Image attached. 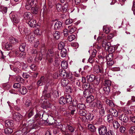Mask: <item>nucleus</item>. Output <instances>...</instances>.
<instances>
[{"label":"nucleus","mask_w":135,"mask_h":135,"mask_svg":"<svg viewBox=\"0 0 135 135\" xmlns=\"http://www.w3.org/2000/svg\"><path fill=\"white\" fill-rule=\"evenodd\" d=\"M77 108L80 109V110H83L85 108V107L83 104H79L77 105Z\"/></svg>","instance_id":"nucleus-42"},{"label":"nucleus","mask_w":135,"mask_h":135,"mask_svg":"<svg viewBox=\"0 0 135 135\" xmlns=\"http://www.w3.org/2000/svg\"><path fill=\"white\" fill-rule=\"evenodd\" d=\"M89 94V92L88 90H85L83 92V96L85 98H86L87 97H88V95Z\"/></svg>","instance_id":"nucleus-62"},{"label":"nucleus","mask_w":135,"mask_h":135,"mask_svg":"<svg viewBox=\"0 0 135 135\" xmlns=\"http://www.w3.org/2000/svg\"><path fill=\"white\" fill-rule=\"evenodd\" d=\"M26 45L25 44H22L20 46L19 49L21 51L23 52L24 51Z\"/></svg>","instance_id":"nucleus-50"},{"label":"nucleus","mask_w":135,"mask_h":135,"mask_svg":"<svg viewBox=\"0 0 135 135\" xmlns=\"http://www.w3.org/2000/svg\"><path fill=\"white\" fill-rule=\"evenodd\" d=\"M87 81L89 82H92L94 81L95 79L94 75H91L86 76Z\"/></svg>","instance_id":"nucleus-25"},{"label":"nucleus","mask_w":135,"mask_h":135,"mask_svg":"<svg viewBox=\"0 0 135 135\" xmlns=\"http://www.w3.org/2000/svg\"><path fill=\"white\" fill-rule=\"evenodd\" d=\"M39 51H38L36 49H33L31 51V53L32 54V55H33L35 56L36 55V54Z\"/></svg>","instance_id":"nucleus-58"},{"label":"nucleus","mask_w":135,"mask_h":135,"mask_svg":"<svg viewBox=\"0 0 135 135\" xmlns=\"http://www.w3.org/2000/svg\"><path fill=\"white\" fill-rule=\"evenodd\" d=\"M10 16L13 22L18 23L19 22V18L16 12H12L10 14Z\"/></svg>","instance_id":"nucleus-3"},{"label":"nucleus","mask_w":135,"mask_h":135,"mask_svg":"<svg viewBox=\"0 0 135 135\" xmlns=\"http://www.w3.org/2000/svg\"><path fill=\"white\" fill-rule=\"evenodd\" d=\"M13 86L14 88L17 89L20 87L21 85L19 83H16L13 84Z\"/></svg>","instance_id":"nucleus-61"},{"label":"nucleus","mask_w":135,"mask_h":135,"mask_svg":"<svg viewBox=\"0 0 135 135\" xmlns=\"http://www.w3.org/2000/svg\"><path fill=\"white\" fill-rule=\"evenodd\" d=\"M119 119L125 123H127L128 118L127 115L124 114L120 115L119 117Z\"/></svg>","instance_id":"nucleus-12"},{"label":"nucleus","mask_w":135,"mask_h":135,"mask_svg":"<svg viewBox=\"0 0 135 135\" xmlns=\"http://www.w3.org/2000/svg\"><path fill=\"white\" fill-rule=\"evenodd\" d=\"M16 80L18 82H22L23 81V79L19 76H17L16 77Z\"/></svg>","instance_id":"nucleus-59"},{"label":"nucleus","mask_w":135,"mask_h":135,"mask_svg":"<svg viewBox=\"0 0 135 135\" xmlns=\"http://www.w3.org/2000/svg\"><path fill=\"white\" fill-rule=\"evenodd\" d=\"M59 56L58 54L54 53L52 50L49 49L47 53L46 58L50 63H52L53 61L54 58L56 59L59 57Z\"/></svg>","instance_id":"nucleus-1"},{"label":"nucleus","mask_w":135,"mask_h":135,"mask_svg":"<svg viewBox=\"0 0 135 135\" xmlns=\"http://www.w3.org/2000/svg\"><path fill=\"white\" fill-rule=\"evenodd\" d=\"M48 10L46 6L44 5L43 6V10L42 9L40 11V15L43 16L48 12Z\"/></svg>","instance_id":"nucleus-18"},{"label":"nucleus","mask_w":135,"mask_h":135,"mask_svg":"<svg viewBox=\"0 0 135 135\" xmlns=\"http://www.w3.org/2000/svg\"><path fill=\"white\" fill-rule=\"evenodd\" d=\"M110 43L107 42L106 40H104L103 41L102 43V46L105 49L107 50H109V49L110 48Z\"/></svg>","instance_id":"nucleus-10"},{"label":"nucleus","mask_w":135,"mask_h":135,"mask_svg":"<svg viewBox=\"0 0 135 135\" xmlns=\"http://www.w3.org/2000/svg\"><path fill=\"white\" fill-rule=\"evenodd\" d=\"M107 121L109 123H112L114 121L112 115L111 114H108L107 117Z\"/></svg>","instance_id":"nucleus-37"},{"label":"nucleus","mask_w":135,"mask_h":135,"mask_svg":"<svg viewBox=\"0 0 135 135\" xmlns=\"http://www.w3.org/2000/svg\"><path fill=\"white\" fill-rule=\"evenodd\" d=\"M51 96H52L51 93L48 94L46 95L45 97V100L43 101V103H44L45 106H46L47 105H46L45 104V102H47L46 101V98H49Z\"/></svg>","instance_id":"nucleus-54"},{"label":"nucleus","mask_w":135,"mask_h":135,"mask_svg":"<svg viewBox=\"0 0 135 135\" xmlns=\"http://www.w3.org/2000/svg\"><path fill=\"white\" fill-rule=\"evenodd\" d=\"M129 132L131 134H133L135 133V126L131 127L129 130Z\"/></svg>","instance_id":"nucleus-53"},{"label":"nucleus","mask_w":135,"mask_h":135,"mask_svg":"<svg viewBox=\"0 0 135 135\" xmlns=\"http://www.w3.org/2000/svg\"><path fill=\"white\" fill-rule=\"evenodd\" d=\"M5 125L6 127H12L14 125L13 122L12 120H6L5 121Z\"/></svg>","instance_id":"nucleus-19"},{"label":"nucleus","mask_w":135,"mask_h":135,"mask_svg":"<svg viewBox=\"0 0 135 135\" xmlns=\"http://www.w3.org/2000/svg\"><path fill=\"white\" fill-rule=\"evenodd\" d=\"M66 103L71 104L72 101V98L71 96L69 94H68L66 96Z\"/></svg>","instance_id":"nucleus-27"},{"label":"nucleus","mask_w":135,"mask_h":135,"mask_svg":"<svg viewBox=\"0 0 135 135\" xmlns=\"http://www.w3.org/2000/svg\"><path fill=\"white\" fill-rule=\"evenodd\" d=\"M69 109L71 111V114L73 115L74 112L76 110V107L72 105H70L69 107Z\"/></svg>","instance_id":"nucleus-40"},{"label":"nucleus","mask_w":135,"mask_h":135,"mask_svg":"<svg viewBox=\"0 0 135 135\" xmlns=\"http://www.w3.org/2000/svg\"><path fill=\"white\" fill-rule=\"evenodd\" d=\"M62 6L60 4H57L56 5V8L57 10L58 11H61Z\"/></svg>","instance_id":"nucleus-60"},{"label":"nucleus","mask_w":135,"mask_h":135,"mask_svg":"<svg viewBox=\"0 0 135 135\" xmlns=\"http://www.w3.org/2000/svg\"><path fill=\"white\" fill-rule=\"evenodd\" d=\"M13 132V129L11 128H6L4 129V131L5 133L8 134H11Z\"/></svg>","instance_id":"nucleus-39"},{"label":"nucleus","mask_w":135,"mask_h":135,"mask_svg":"<svg viewBox=\"0 0 135 135\" xmlns=\"http://www.w3.org/2000/svg\"><path fill=\"white\" fill-rule=\"evenodd\" d=\"M75 38V35H71L69 36L68 37V39L69 41H71L74 40Z\"/></svg>","instance_id":"nucleus-55"},{"label":"nucleus","mask_w":135,"mask_h":135,"mask_svg":"<svg viewBox=\"0 0 135 135\" xmlns=\"http://www.w3.org/2000/svg\"><path fill=\"white\" fill-rule=\"evenodd\" d=\"M36 55L35 56V60L37 62L41 60L42 58V55L41 53L39 51L38 52Z\"/></svg>","instance_id":"nucleus-14"},{"label":"nucleus","mask_w":135,"mask_h":135,"mask_svg":"<svg viewBox=\"0 0 135 135\" xmlns=\"http://www.w3.org/2000/svg\"><path fill=\"white\" fill-rule=\"evenodd\" d=\"M22 117V116L20 114L17 113H15L13 114V118L17 121H18L21 119Z\"/></svg>","instance_id":"nucleus-15"},{"label":"nucleus","mask_w":135,"mask_h":135,"mask_svg":"<svg viewBox=\"0 0 135 135\" xmlns=\"http://www.w3.org/2000/svg\"><path fill=\"white\" fill-rule=\"evenodd\" d=\"M111 83V81L109 80H106L104 82V85L105 86H107L109 87L110 86Z\"/></svg>","instance_id":"nucleus-51"},{"label":"nucleus","mask_w":135,"mask_h":135,"mask_svg":"<svg viewBox=\"0 0 135 135\" xmlns=\"http://www.w3.org/2000/svg\"><path fill=\"white\" fill-rule=\"evenodd\" d=\"M62 23L60 21L56 22L54 24V28L55 30H59L62 26Z\"/></svg>","instance_id":"nucleus-17"},{"label":"nucleus","mask_w":135,"mask_h":135,"mask_svg":"<svg viewBox=\"0 0 135 135\" xmlns=\"http://www.w3.org/2000/svg\"><path fill=\"white\" fill-rule=\"evenodd\" d=\"M78 113L80 115L83 116L85 117L86 115L87 112L84 110H80Z\"/></svg>","instance_id":"nucleus-36"},{"label":"nucleus","mask_w":135,"mask_h":135,"mask_svg":"<svg viewBox=\"0 0 135 135\" xmlns=\"http://www.w3.org/2000/svg\"><path fill=\"white\" fill-rule=\"evenodd\" d=\"M37 2L35 0H27V2L25 6L27 10H30L36 4Z\"/></svg>","instance_id":"nucleus-4"},{"label":"nucleus","mask_w":135,"mask_h":135,"mask_svg":"<svg viewBox=\"0 0 135 135\" xmlns=\"http://www.w3.org/2000/svg\"><path fill=\"white\" fill-rule=\"evenodd\" d=\"M9 41L12 43L16 44L18 42V40L16 39L12 36L10 37L9 38Z\"/></svg>","instance_id":"nucleus-32"},{"label":"nucleus","mask_w":135,"mask_h":135,"mask_svg":"<svg viewBox=\"0 0 135 135\" xmlns=\"http://www.w3.org/2000/svg\"><path fill=\"white\" fill-rule=\"evenodd\" d=\"M100 109L99 111V114L101 116H103L105 113L104 110L103 108Z\"/></svg>","instance_id":"nucleus-63"},{"label":"nucleus","mask_w":135,"mask_h":135,"mask_svg":"<svg viewBox=\"0 0 135 135\" xmlns=\"http://www.w3.org/2000/svg\"><path fill=\"white\" fill-rule=\"evenodd\" d=\"M109 113L113 116L117 117L118 116V112L117 110L114 108H111L109 110Z\"/></svg>","instance_id":"nucleus-13"},{"label":"nucleus","mask_w":135,"mask_h":135,"mask_svg":"<svg viewBox=\"0 0 135 135\" xmlns=\"http://www.w3.org/2000/svg\"><path fill=\"white\" fill-rule=\"evenodd\" d=\"M60 74L61 76L64 78L67 77L68 75L65 70H61Z\"/></svg>","instance_id":"nucleus-23"},{"label":"nucleus","mask_w":135,"mask_h":135,"mask_svg":"<svg viewBox=\"0 0 135 135\" xmlns=\"http://www.w3.org/2000/svg\"><path fill=\"white\" fill-rule=\"evenodd\" d=\"M34 34L33 33H31L28 35L26 36V38L28 39V41L31 43L34 39Z\"/></svg>","instance_id":"nucleus-20"},{"label":"nucleus","mask_w":135,"mask_h":135,"mask_svg":"<svg viewBox=\"0 0 135 135\" xmlns=\"http://www.w3.org/2000/svg\"><path fill=\"white\" fill-rule=\"evenodd\" d=\"M88 129L91 132H95L96 130V128L93 125L89 124L88 126Z\"/></svg>","instance_id":"nucleus-24"},{"label":"nucleus","mask_w":135,"mask_h":135,"mask_svg":"<svg viewBox=\"0 0 135 135\" xmlns=\"http://www.w3.org/2000/svg\"><path fill=\"white\" fill-rule=\"evenodd\" d=\"M61 84L63 86L67 85L69 83L68 80L67 79H63L61 81Z\"/></svg>","instance_id":"nucleus-26"},{"label":"nucleus","mask_w":135,"mask_h":135,"mask_svg":"<svg viewBox=\"0 0 135 135\" xmlns=\"http://www.w3.org/2000/svg\"><path fill=\"white\" fill-rule=\"evenodd\" d=\"M51 94L52 96L55 98H56L58 96V92L56 90H53Z\"/></svg>","instance_id":"nucleus-48"},{"label":"nucleus","mask_w":135,"mask_h":135,"mask_svg":"<svg viewBox=\"0 0 135 135\" xmlns=\"http://www.w3.org/2000/svg\"><path fill=\"white\" fill-rule=\"evenodd\" d=\"M86 98V101L88 103H92L95 99L94 96L93 95H88V97Z\"/></svg>","instance_id":"nucleus-21"},{"label":"nucleus","mask_w":135,"mask_h":135,"mask_svg":"<svg viewBox=\"0 0 135 135\" xmlns=\"http://www.w3.org/2000/svg\"><path fill=\"white\" fill-rule=\"evenodd\" d=\"M33 17L32 14L29 12H25L24 14L23 17L24 19L28 21L31 19Z\"/></svg>","instance_id":"nucleus-11"},{"label":"nucleus","mask_w":135,"mask_h":135,"mask_svg":"<svg viewBox=\"0 0 135 135\" xmlns=\"http://www.w3.org/2000/svg\"><path fill=\"white\" fill-rule=\"evenodd\" d=\"M66 51L65 49H63L61 50L60 54L62 57H65L66 55Z\"/></svg>","instance_id":"nucleus-44"},{"label":"nucleus","mask_w":135,"mask_h":135,"mask_svg":"<svg viewBox=\"0 0 135 135\" xmlns=\"http://www.w3.org/2000/svg\"><path fill=\"white\" fill-rule=\"evenodd\" d=\"M25 55L26 54L25 52H21L19 55V56L21 59H24L25 57Z\"/></svg>","instance_id":"nucleus-57"},{"label":"nucleus","mask_w":135,"mask_h":135,"mask_svg":"<svg viewBox=\"0 0 135 135\" xmlns=\"http://www.w3.org/2000/svg\"><path fill=\"white\" fill-rule=\"evenodd\" d=\"M64 43L63 42H61L58 44V49L59 50H62V49H65L64 47Z\"/></svg>","instance_id":"nucleus-46"},{"label":"nucleus","mask_w":135,"mask_h":135,"mask_svg":"<svg viewBox=\"0 0 135 135\" xmlns=\"http://www.w3.org/2000/svg\"><path fill=\"white\" fill-rule=\"evenodd\" d=\"M48 80L46 78H45L44 76L41 77L40 79L37 82V85L39 86H40L47 83Z\"/></svg>","instance_id":"nucleus-7"},{"label":"nucleus","mask_w":135,"mask_h":135,"mask_svg":"<svg viewBox=\"0 0 135 135\" xmlns=\"http://www.w3.org/2000/svg\"><path fill=\"white\" fill-rule=\"evenodd\" d=\"M106 135H114V133L113 131L111 130H110L106 132Z\"/></svg>","instance_id":"nucleus-64"},{"label":"nucleus","mask_w":135,"mask_h":135,"mask_svg":"<svg viewBox=\"0 0 135 135\" xmlns=\"http://www.w3.org/2000/svg\"><path fill=\"white\" fill-rule=\"evenodd\" d=\"M31 9L33 13L34 14H37L38 11H39L38 8L36 7H33Z\"/></svg>","instance_id":"nucleus-52"},{"label":"nucleus","mask_w":135,"mask_h":135,"mask_svg":"<svg viewBox=\"0 0 135 135\" xmlns=\"http://www.w3.org/2000/svg\"><path fill=\"white\" fill-rule=\"evenodd\" d=\"M59 103L60 104L63 105L66 103L65 98L62 97H61L59 100Z\"/></svg>","instance_id":"nucleus-29"},{"label":"nucleus","mask_w":135,"mask_h":135,"mask_svg":"<svg viewBox=\"0 0 135 135\" xmlns=\"http://www.w3.org/2000/svg\"><path fill=\"white\" fill-rule=\"evenodd\" d=\"M28 21V24L30 27H34L36 26V21L35 20L32 18Z\"/></svg>","instance_id":"nucleus-16"},{"label":"nucleus","mask_w":135,"mask_h":135,"mask_svg":"<svg viewBox=\"0 0 135 135\" xmlns=\"http://www.w3.org/2000/svg\"><path fill=\"white\" fill-rule=\"evenodd\" d=\"M5 47L8 50H12L13 48V47L10 43H7L5 44Z\"/></svg>","instance_id":"nucleus-33"},{"label":"nucleus","mask_w":135,"mask_h":135,"mask_svg":"<svg viewBox=\"0 0 135 135\" xmlns=\"http://www.w3.org/2000/svg\"><path fill=\"white\" fill-rule=\"evenodd\" d=\"M67 78L71 81L73 83L74 82L75 79V78L73 76V75L71 74L70 73L68 74V75Z\"/></svg>","instance_id":"nucleus-28"},{"label":"nucleus","mask_w":135,"mask_h":135,"mask_svg":"<svg viewBox=\"0 0 135 135\" xmlns=\"http://www.w3.org/2000/svg\"><path fill=\"white\" fill-rule=\"evenodd\" d=\"M61 65L64 69H66L68 67V63L66 61H62Z\"/></svg>","instance_id":"nucleus-41"},{"label":"nucleus","mask_w":135,"mask_h":135,"mask_svg":"<svg viewBox=\"0 0 135 135\" xmlns=\"http://www.w3.org/2000/svg\"><path fill=\"white\" fill-rule=\"evenodd\" d=\"M68 28L69 29V32L70 33H74L76 30V28L75 26H69Z\"/></svg>","instance_id":"nucleus-30"},{"label":"nucleus","mask_w":135,"mask_h":135,"mask_svg":"<svg viewBox=\"0 0 135 135\" xmlns=\"http://www.w3.org/2000/svg\"><path fill=\"white\" fill-rule=\"evenodd\" d=\"M103 31L106 33H108L110 31V29L108 27L104 26L103 28Z\"/></svg>","instance_id":"nucleus-49"},{"label":"nucleus","mask_w":135,"mask_h":135,"mask_svg":"<svg viewBox=\"0 0 135 135\" xmlns=\"http://www.w3.org/2000/svg\"><path fill=\"white\" fill-rule=\"evenodd\" d=\"M53 36L54 38L56 39H58L60 37V33L58 31H56L53 34Z\"/></svg>","instance_id":"nucleus-35"},{"label":"nucleus","mask_w":135,"mask_h":135,"mask_svg":"<svg viewBox=\"0 0 135 135\" xmlns=\"http://www.w3.org/2000/svg\"><path fill=\"white\" fill-rule=\"evenodd\" d=\"M94 117V116L93 114L87 112L85 118L87 120H91L93 119Z\"/></svg>","instance_id":"nucleus-22"},{"label":"nucleus","mask_w":135,"mask_h":135,"mask_svg":"<svg viewBox=\"0 0 135 135\" xmlns=\"http://www.w3.org/2000/svg\"><path fill=\"white\" fill-rule=\"evenodd\" d=\"M112 123L114 128L117 129L119 127L120 125L116 121L114 120Z\"/></svg>","instance_id":"nucleus-43"},{"label":"nucleus","mask_w":135,"mask_h":135,"mask_svg":"<svg viewBox=\"0 0 135 135\" xmlns=\"http://www.w3.org/2000/svg\"><path fill=\"white\" fill-rule=\"evenodd\" d=\"M29 131L27 128H24L16 132L14 135H26Z\"/></svg>","instance_id":"nucleus-5"},{"label":"nucleus","mask_w":135,"mask_h":135,"mask_svg":"<svg viewBox=\"0 0 135 135\" xmlns=\"http://www.w3.org/2000/svg\"><path fill=\"white\" fill-rule=\"evenodd\" d=\"M41 116V114L40 113H37L35 116L34 119L33 120L28 121V127L32 129L34 128L36 126V124L38 122L37 121L40 117Z\"/></svg>","instance_id":"nucleus-2"},{"label":"nucleus","mask_w":135,"mask_h":135,"mask_svg":"<svg viewBox=\"0 0 135 135\" xmlns=\"http://www.w3.org/2000/svg\"><path fill=\"white\" fill-rule=\"evenodd\" d=\"M103 72L102 68L98 65H95L93 69V72L95 74L101 73Z\"/></svg>","instance_id":"nucleus-9"},{"label":"nucleus","mask_w":135,"mask_h":135,"mask_svg":"<svg viewBox=\"0 0 135 135\" xmlns=\"http://www.w3.org/2000/svg\"><path fill=\"white\" fill-rule=\"evenodd\" d=\"M110 91V89L109 87L105 86L102 89L99 90V93L101 95H103L104 93L107 94H109Z\"/></svg>","instance_id":"nucleus-8"},{"label":"nucleus","mask_w":135,"mask_h":135,"mask_svg":"<svg viewBox=\"0 0 135 135\" xmlns=\"http://www.w3.org/2000/svg\"><path fill=\"white\" fill-rule=\"evenodd\" d=\"M96 104V107H97L98 108L100 109L102 108V105L99 101H97Z\"/></svg>","instance_id":"nucleus-56"},{"label":"nucleus","mask_w":135,"mask_h":135,"mask_svg":"<svg viewBox=\"0 0 135 135\" xmlns=\"http://www.w3.org/2000/svg\"><path fill=\"white\" fill-rule=\"evenodd\" d=\"M20 91L21 94L23 95L25 94L27 92V89L24 87H23L22 89H20Z\"/></svg>","instance_id":"nucleus-45"},{"label":"nucleus","mask_w":135,"mask_h":135,"mask_svg":"<svg viewBox=\"0 0 135 135\" xmlns=\"http://www.w3.org/2000/svg\"><path fill=\"white\" fill-rule=\"evenodd\" d=\"M98 131L100 135H105L107 131V127L105 126H100L98 128Z\"/></svg>","instance_id":"nucleus-6"},{"label":"nucleus","mask_w":135,"mask_h":135,"mask_svg":"<svg viewBox=\"0 0 135 135\" xmlns=\"http://www.w3.org/2000/svg\"><path fill=\"white\" fill-rule=\"evenodd\" d=\"M67 128L70 132H72L74 131L75 128L74 127L68 125H67Z\"/></svg>","instance_id":"nucleus-47"},{"label":"nucleus","mask_w":135,"mask_h":135,"mask_svg":"<svg viewBox=\"0 0 135 135\" xmlns=\"http://www.w3.org/2000/svg\"><path fill=\"white\" fill-rule=\"evenodd\" d=\"M34 111L33 108H31L29 109L28 111V117L29 118L31 117L33 115Z\"/></svg>","instance_id":"nucleus-38"},{"label":"nucleus","mask_w":135,"mask_h":135,"mask_svg":"<svg viewBox=\"0 0 135 135\" xmlns=\"http://www.w3.org/2000/svg\"><path fill=\"white\" fill-rule=\"evenodd\" d=\"M46 122L49 124V125L52 124L54 122H55V120H54L53 118L52 117H51V118L50 119V118H47L46 120Z\"/></svg>","instance_id":"nucleus-31"},{"label":"nucleus","mask_w":135,"mask_h":135,"mask_svg":"<svg viewBox=\"0 0 135 135\" xmlns=\"http://www.w3.org/2000/svg\"><path fill=\"white\" fill-rule=\"evenodd\" d=\"M105 103L107 104L111 107H113L114 106V103L111 100L107 99L105 101Z\"/></svg>","instance_id":"nucleus-34"}]
</instances>
